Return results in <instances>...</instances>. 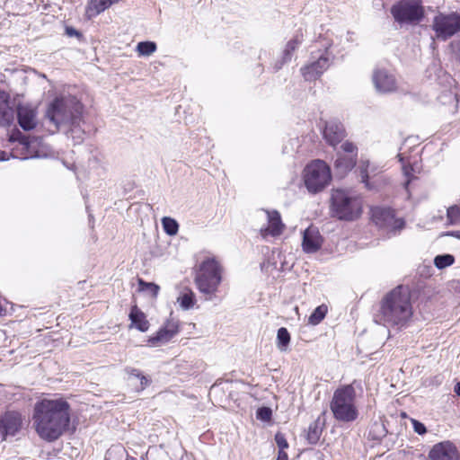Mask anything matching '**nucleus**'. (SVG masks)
<instances>
[{
	"label": "nucleus",
	"mask_w": 460,
	"mask_h": 460,
	"mask_svg": "<svg viewBox=\"0 0 460 460\" xmlns=\"http://www.w3.org/2000/svg\"><path fill=\"white\" fill-rule=\"evenodd\" d=\"M374 85L379 93H390L396 89V81L393 75L385 69H377L372 77Z\"/></svg>",
	"instance_id": "ddd939ff"
},
{
	"label": "nucleus",
	"mask_w": 460,
	"mask_h": 460,
	"mask_svg": "<svg viewBox=\"0 0 460 460\" xmlns=\"http://www.w3.org/2000/svg\"><path fill=\"white\" fill-rule=\"evenodd\" d=\"M429 460H459L456 447L449 441L434 445L429 453Z\"/></svg>",
	"instance_id": "f8f14e48"
},
{
	"label": "nucleus",
	"mask_w": 460,
	"mask_h": 460,
	"mask_svg": "<svg viewBox=\"0 0 460 460\" xmlns=\"http://www.w3.org/2000/svg\"><path fill=\"white\" fill-rule=\"evenodd\" d=\"M451 45L456 59L460 62V36L456 39Z\"/></svg>",
	"instance_id": "79ce46f5"
},
{
	"label": "nucleus",
	"mask_w": 460,
	"mask_h": 460,
	"mask_svg": "<svg viewBox=\"0 0 460 460\" xmlns=\"http://www.w3.org/2000/svg\"><path fill=\"white\" fill-rule=\"evenodd\" d=\"M326 313L327 307L325 305L316 307L309 317V323L314 325L318 324L325 317Z\"/></svg>",
	"instance_id": "72a5a7b5"
},
{
	"label": "nucleus",
	"mask_w": 460,
	"mask_h": 460,
	"mask_svg": "<svg viewBox=\"0 0 460 460\" xmlns=\"http://www.w3.org/2000/svg\"><path fill=\"white\" fill-rule=\"evenodd\" d=\"M302 41H303V34L296 33L294 36V38L287 43L286 49L284 50L283 60L281 63L276 65V66H275L276 70L280 69V67L284 62L290 60L292 52L302 43Z\"/></svg>",
	"instance_id": "393cba45"
},
{
	"label": "nucleus",
	"mask_w": 460,
	"mask_h": 460,
	"mask_svg": "<svg viewBox=\"0 0 460 460\" xmlns=\"http://www.w3.org/2000/svg\"><path fill=\"white\" fill-rule=\"evenodd\" d=\"M156 50V44L153 41H141L137 45L139 56L149 57Z\"/></svg>",
	"instance_id": "c85d7f7f"
},
{
	"label": "nucleus",
	"mask_w": 460,
	"mask_h": 460,
	"mask_svg": "<svg viewBox=\"0 0 460 460\" xmlns=\"http://www.w3.org/2000/svg\"><path fill=\"white\" fill-rule=\"evenodd\" d=\"M288 456L285 451L279 450L277 460H288Z\"/></svg>",
	"instance_id": "c03bdc74"
},
{
	"label": "nucleus",
	"mask_w": 460,
	"mask_h": 460,
	"mask_svg": "<svg viewBox=\"0 0 460 460\" xmlns=\"http://www.w3.org/2000/svg\"><path fill=\"white\" fill-rule=\"evenodd\" d=\"M447 218L449 225H456L460 222V208L456 205L447 209Z\"/></svg>",
	"instance_id": "f704fd0d"
},
{
	"label": "nucleus",
	"mask_w": 460,
	"mask_h": 460,
	"mask_svg": "<svg viewBox=\"0 0 460 460\" xmlns=\"http://www.w3.org/2000/svg\"><path fill=\"white\" fill-rule=\"evenodd\" d=\"M356 390L353 384L339 386L330 402V409L336 420L352 422L358 419V410L356 405Z\"/></svg>",
	"instance_id": "20e7f679"
},
{
	"label": "nucleus",
	"mask_w": 460,
	"mask_h": 460,
	"mask_svg": "<svg viewBox=\"0 0 460 460\" xmlns=\"http://www.w3.org/2000/svg\"><path fill=\"white\" fill-rule=\"evenodd\" d=\"M222 268L215 258H207L199 266L195 284L200 293L211 299L222 280Z\"/></svg>",
	"instance_id": "39448f33"
},
{
	"label": "nucleus",
	"mask_w": 460,
	"mask_h": 460,
	"mask_svg": "<svg viewBox=\"0 0 460 460\" xmlns=\"http://www.w3.org/2000/svg\"><path fill=\"white\" fill-rule=\"evenodd\" d=\"M268 218V226L261 229L262 236H278L282 234L285 226L281 221L279 213L277 210L266 211Z\"/></svg>",
	"instance_id": "a211bd4d"
},
{
	"label": "nucleus",
	"mask_w": 460,
	"mask_h": 460,
	"mask_svg": "<svg viewBox=\"0 0 460 460\" xmlns=\"http://www.w3.org/2000/svg\"><path fill=\"white\" fill-rule=\"evenodd\" d=\"M129 319L131 321L130 327H135L142 332L148 330L149 323L146 320V314L137 305L132 306Z\"/></svg>",
	"instance_id": "4be33fe9"
},
{
	"label": "nucleus",
	"mask_w": 460,
	"mask_h": 460,
	"mask_svg": "<svg viewBox=\"0 0 460 460\" xmlns=\"http://www.w3.org/2000/svg\"><path fill=\"white\" fill-rule=\"evenodd\" d=\"M414 431L419 435H424L427 432L425 425L419 420H411Z\"/></svg>",
	"instance_id": "a19ab883"
},
{
	"label": "nucleus",
	"mask_w": 460,
	"mask_h": 460,
	"mask_svg": "<svg viewBox=\"0 0 460 460\" xmlns=\"http://www.w3.org/2000/svg\"><path fill=\"white\" fill-rule=\"evenodd\" d=\"M322 245V237L316 227L310 226L304 231L302 247L307 253L317 252Z\"/></svg>",
	"instance_id": "dca6fc26"
},
{
	"label": "nucleus",
	"mask_w": 460,
	"mask_h": 460,
	"mask_svg": "<svg viewBox=\"0 0 460 460\" xmlns=\"http://www.w3.org/2000/svg\"><path fill=\"white\" fill-rule=\"evenodd\" d=\"M1 428L6 434L14 435L22 426V416L16 411H8L1 419Z\"/></svg>",
	"instance_id": "6ab92c4d"
},
{
	"label": "nucleus",
	"mask_w": 460,
	"mask_h": 460,
	"mask_svg": "<svg viewBox=\"0 0 460 460\" xmlns=\"http://www.w3.org/2000/svg\"><path fill=\"white\" fill-rule=\"evenodd\" d=\"M445 235L453 236V237L457 238V239L460 240V231L447 232V234H445Z\"/></svg>",
	"instance_id": "a18cd8bd"
},
{
	"label": "nucleus",
	"mask_w": 460,
	"mask_h": 460,
	"mask_svg": "<svg viewBox=\"0 0 460 460\" xmlns=\"http://www.w3.org/2000/svg\"><path fill=\"white\" fill-rule=\"evenodd\" d=\"M413 314L411 292L408 287L398 286L381 300L375 322L385 326L403 327Z\"/></svg>",
	"instance_id": "7ed1b4c3"
},
{
	"label": "nucleus",
	"mask_w": 460,
	"mask_h": 460,
	"mask_svg": "<svg viewBox=\"0 0 460 460\" xmlns=\"http://www.w3.org/2000/svg\"><path fill=\"white\" fill-rule=\"evenodd\" d=\"M323 429L319 422V420L312 422L308 427L307 440L310 444H316L320 439Z\"/></svg>",
	"instance_id": "bb28decb"
},
{
	"label": "nucleus",
	"mask_w": 460,
	"mask_h": 460,
	"mask_svg": "<svg viewBox=\"0 0 460 460\" xmlns=\"http://www.w3.org/2000/svg\"><path fill=\"white\" fill-rule=\"evenodd\" d=\"M17 119L21 128L24 130L33 129L37 125V111L30 105L17 107Z\"/></svg>",
	"instance_id": "2eb2a0df"
},
{
	"label": "nucleus",
	"mask_w": 460,
	"mask_h": 460,
	"mask_svg": "<svg viewBox=\"0 0 460 460\" xmlns=\"http://www.w3.org/2000/svg\"><path fill=\"white\" fill-rule=\"evenodd\" d=\"M178 302L183 309L188 310L195 304V295L191 290H188L178 297Z\"/></svg>",
	"instance_id": "7c9ffc66"
},
{
	"label": "nucleus",
	"mask_w": 460,
	"mask_h": 460,
	"mask_svg": "<svg viewBox=\"0 0 460 460\" xmlns=\"http://www.w3.org/2000/svg\"><path fill=\"white\" fill-rule=\"evenodd\" d=\"M162 225L164 232L169 235H175L179 230L177 221L172 217H164L162 218Z\"/></svg>",
	"instance_id": "c756f323"
},
{
	"label": "nucleus",
	"mask_w": 460,
	"mask_h": 460,
	"mask_svg": "<svg viewBox=\"0 0 460 460\" xmlns=\"http://www.w3.org/2000/svg\"><path fill=\"white\" fill-rule=\"evenodd\" d=\"M332 208L339 219L354 220L361 214L362 202L350 191L335 190L332 194Z\"/></svg>",
	"instance_id": "423d86ee"
},
{
	"label": "nucleus",
	"mask_w": 460,
	"mask_h": 460,
	"mask_svg": "<svg viewBox=\"0 0 460 460\" xmlns=\"http://www.w3.org/2000/svg\"><path fill=\"white\" fill-rule=\"evenodd\" d=\"M127 372L129 376H128L129 381L132 384L134 383V381H139V383H140L139 387H138L139 390H143L148 385V384H149L148 378L146 376H143L139 370L135 369V368H130V369H128Z\"/></svg>",
	"instance_id": "cd10ccee"
},
{
	"label": "nucleus",
	"mask_w": 460,
	"mask_h": 460,
	"mask_svg": "<svg viewBox=\"0 0 460 460\" xmlns=\"http://www.w3.org/2000/svg\"><path fill=\"white\" fill-rule=\"evenodd\" d=\"M356 164V155H339L334 166L337 172L342 177L349 172Z\"/></svg>",
	"instance_id": "b1692460"
},
{
	"label": "nucleus",
	"mask_w": 460,
	"mask_h": 460,
	"mask_svg": "<svg viewBox=\"0 0 460 460\" xmlns=\"http://www.w3.org/2000/svg\"><path fill=\"white\" fill-rule=\"evenodd\" d=\"M33 420L40 437L53 441L69 424V404L62 398L43 399L35 404Z\"/></svg>",
	"instance_id": "f03ea898"
},
{
	"label": "nucleus",
	"mask_w": 460,
	"mask_h": 460,
	"mask_svg": "<svg viewBox=\"0 0 460 460\" xmlns=\"http://www.w3.org/2000/svg\"><path fill=\"white\" fill-rule=\"evenodd\" d=\"M385 435L386 430L384 424L377 421L372 424L368 432V437L376 440L381 439Z\"/></svg>",
	"instance_id": "2f4dec72"
},
{
	"label": "nucleus",
	"mask_w": 460,
	"mask_h": 460,
	"mask_svg": "<svg viewBox=\"0 0 460 460\" xmlns=\"http://www.w3.org/2000/svg\"><path fill=\"white\" fill-rule=\"evenodd\" d=\"M272 411L269 407H261L257 410L256 416L259 420L268 421L271 419Z\"/></svg>",
	"instance_id": "4c0bfd02"
},
{
	"label": "nucleus",
	"mask_w": 460,
	"mask_h": 460,
	"mask_svg": "<svg viewBox=\"0 0 460 460\" xmlns=\"http://www.w3.org/2000/svg\"><path fill=\"white\" fill-rule=\"evenodd\" d=\"M325 140L332 146H335L346 137L343 125L338 121H329L323 130Z\"/></svg>",
	"instance_id": "f3484780"
},
{
	"label": "nucleus",
	"mask_w": 460,
	"mask_h": 460,
	"mask_svg": "<svg viewBox=\"0 0 460 460\" xmlns=\"http://www.w3.org/2000/svg\"><path fill=\"white\" fill-rule=\"evenodd\" d=\"M119 1L120 0H91L86 7V14L89 18L95 17Z\"/></svg>",
	"instance_id": "5701e85b"
},
{
	"label": "nucleus",
	"mask_w": 460,
	"mask_h": 460,
	"mask_svg": "<svg viewBox=\"0 0 460 460\" xmlns=\"http://www.w3.org/2000/svg\"><path fill=\"white\" fill-rule=\"evenodd\" d=\"M455 262V258L451 254L437 255L434 259V264L438 269H445Z\"/></svg>",
	"instance_id": "473e14b6"
},
{
	"label": "nucleus",
	"mask_w": 460,
	"mask_h": 460,
	"mask_svg": "<svg viewBox=\"0 0 460 460\" xmlns=\"http://www.w3.org/2000/svg\"><path fill=\"white\" fill-rule=\"evenodd\" d=\"M275 441H276L279 450L285 451V449L288 447V443L285 436L281 433H277L275 435Z\"/></svg>",
	"instance_id": "58836bf2"
},
{
	"label": "nucleus",
	"mask_w": 460,
	"mask_h": 460,
	"mask_svg": "<svg viewBox=\"0 0 460 460\" xmlns=\"http://www.w3.org/2000/svg\"><path fill=\"white\" fill-rule=\"evenodd\" d=\"M139 290L140 291H148L152 294V296H156L159 291V287L154 283L145 282L143 279H138Z\"/></svg>",
	"instance_id": "e433bc0d"
},
{
	"label": "nucleus",
	"mask_w": 460,
	"mask_h": 460,
	"mask_svg": "<svg viewBox=\"0 0 460 460\" xmlns=\"http://www.w3.org/2000/svg\"><path fill=\"white\" fill-rule=\"evenodd\" d=\"M14 115L15 111L11 105L9 94L0 91V122L8 125L13 121Z\"/></svg>",
	"instance_id": "aec40b11"
},
{
	"label": "nucleus",
	"mask_w": 460,
	"mask_h": 460,
	"mask_svg": "<svg viewBox=\"0 0 460 460\" xmlns=\"http://www.w3.org/2000/svg\"><path fill=\"white\" fill-rule=\"evenodd\" d=\"M341 149L346 152V153H349L350 154V155H357V146L351 143V142H349V141H346L344 142L342 145H341Z\"/></svg>",
	"instance_id": "ea45409f"
},
{
	"label": "nucleus",
	"mask_w": 460,
	"mask_h": 460,
	"mask_svg": "<svg viewBox=\"0 0 460 460\" xmlns=\"http://www.w3.org/2000/svg\"><path fill=\"white\" fill-rule=\"evenodd\" d=\"M332 174L329 165L322 160H314L304 171V181L311 193L322 191L331 181Z\"/></svg>",
	"instance_id": "6e6552de"
},
{
	"label": "nucleus",
	"mask_w": 460,
	"mask_h": 460,
	"mask_svg": "<svg viewBox=\"0 0 460 460\" xmlns=\"http://www.w3.org/2000/svg\"><path fill=\"white\" fill-rule=\"evenodd\" d=\"M369 162L368 161H361L358 166L359 170V177L362 182L366 183V186L368 187V179L370 177L368 172Z\"/></svg>",
	"instance_id": "c9c22d12"
},
{
	"label": "nucleus",
	"mask_w": 460,
	"mask_h": 460,
	"mask_svg": "<svg viewBox=\"0 0 460 460\" xmlns=\"http://www.w3.org/2000/svg\"><path fill=\"white\" fill-rule=\"evenodd\" d=\"M66 34L68 36V37H76V38H81L82 37V34L80 31H78L76 29L73 28V27H66Z\"/></svg>",
	"instance_id": "37998d69"
},
{
	"label": "nucleus",
	"mask_w": 460,
	"mask_h": 460,
	"mask_svg": "<svg viewBox=\"0 0 460 460\" xmlns=\"http://www.w3.org/2000/svg\"><path fill=\"white\" fill-rule=\"evenodd\" d=\"M390 12L400 25H417L425 14L420 0H400L392 5Z\"/></svg>",
	"instance_id": "0eeeda50"
},
{
	"label": "nucleus",
	"mask_w": 460,
	"mask_h": 460,
	"mask_svg": "<svg viewBox=\"0 0 460 460\" xmlns=\"http://www.w3.org/2000/svg\"><path fill=\"white\" fill-rule=\"evenodd\" d=\"M455 392L460 396V382L456 385Z\"/></svg>",
	"instance_id": "49530a36"
},
{
	"label": "nucleus",
	"mask_w": 460,
	"mask_h": 460,
	"mask_svg": "<svg viewBox=\"0 0 460 460\" xmlns=\"http://www.w3.org/2000/svg\"><path fill=\"white\" fill-rule=\"evenodd\" d=\"M10 141L17 142L16 146L13 148L14 156L21 159H29L39 157V146L40 144V138L39 137H29L22 135L19 130L13 132L10 136Z\"/></svg>",
	"instance_id": "9d476101"
},
{
	"label": "nucleus",
	"mask_w": 460,
	"mask_h": 460,
	"mask_svg": "<svg viewBox=\"0 0 460 460\" xmlns=\"http://www.w3.org/2000/svg\"><path fill=\"white\" fill-rule=\"evenodd\" d=\"M46 117L55 131H63L75 143L83 141V105L75 96L55 98L47 109Z\"/></svg>",
	"instance_id": "f257e3e1"
},
{
	"label": "nucleus",
	"mask_w": 460,
	"mask_h": 460,
	"mask_svg": "<svg viewBox=\"0 0 460 460\" xmlns=\"http://www.w3.org/2000/svg\"><path fill=\"white\" fill-rule=\"evenodd\" d=\"M431 28L435 37L445 41L460 31V14L456 12L438 13L433 18Z\"/></svg>",
	"instance_id": "1a4fd4ad"
},
{
	"label": "nucleus",
	"mask_w": 460,
	"mask_h": 460,
	"mask_svg": "<svg viewBox=\"0 0 460 460\" xmlns=\"http://www.w3.org/2000/svg\"><path fill=\"white\" fill-rule=\"evenodd\" d=\"M290 343V334L287 328L281 327L278 330L277 333V347L281 352H286L288 350V345Z\"/></svg>",
	"instance_id": "a878e982"
},
{
	"label": "nucleus",
	"mask_w": 460,
	"mask_h": 460,
	"mask_svg": "<svg viewBox=\"0 0 460 460\" xmlns=\"http://www.w3.org/2000/svg\"><path fill=\"white\" fill-rule=\"evenodd\" d=\"M372 219L381 228L400 230L404 226V221L402 218H396L394 210L389 208H373Z\"/></svg>",
	"instance_id": "9b49d317"
},
{
	"label": "nucleus",
	"mask_w": 460,
	"mask_h": 460,
	"mask_svg": "<svg viewBox=\"0 0 460 460\" xmlns=\"http://www.w3.org/2000/svg\"><path fill=\"white\" fill-rule=\"evenodd\" d=\"M177 332V325L169 323L164 328L160 329L156 335L151 337L149 341L154 345L164 344L169 341Z\"/></svg>",
	"instance_id": "412c9836"
},
{
	"label": "nucleus",
	"mask_w": 460,
	"mask_h": 460,
	"mask_svg": "<svg viewBox=\"0 0 460 460\" xmlns=\"http://www.w3.org/2000/svg\"><path fill=\"white\" fill-rule=\"evenodd\" d=\"M330 66L328 57L321 56L316 61L301 68L302 75L306 81L316 80Z\"/></svg>",
	"instance_id": "4468645a"
}]
</instances>
